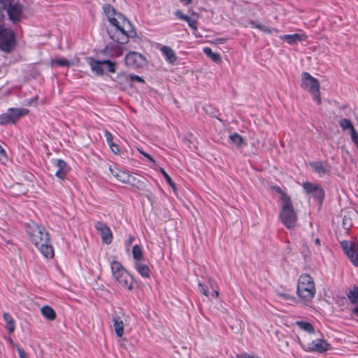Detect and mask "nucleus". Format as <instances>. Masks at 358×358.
Masks as SVG:
<instances>
[{"label":"nucleus","mask_w":358,"mask_h":358,"mask_svg":"<svg viewBox=\"0 0 358 358\" xmlns=\"http://www.w3.org/2000/svg\"><path fill=\"white\" fill-rule=\"evenodd\" d=\"M103 10L108 17V20L113 28L108 29L107 32L110 39H115L120 43H127L130 37L136 36L131 23L121 15L115 17V10L108 3L103 6Z\"/></svg>","instance_id":"obj_1"},{"label":"nucleus","mask_w":358,"mask_h":358,"mask_svg":"<svg viewBox=\"0 0 358 358\" xmlns=\"http://www.w3.org/2000/svg\"><path fill=\"white\" fill-rule=\"evenodd\" d=\"M25 229L30 241L41 253L46 258H52L54 250L50 243L49 234L45 228L34 222H30L26 224Z\"/></svg>","instance_id":"obj_2"},{"label":"nucleus","mask_w":358,"mask_h":358,"mask_svg":"<svg viewBox=\"0 0 358 358\" xmlns=\"http://www.w3.org/2000/svg\"><path fill=\"white\" fill-rule=\"evenodd\" d=\"M110 271L117 286L121 289L131 290L133 289V277L117 261L110 262Z\"/></svg>","instance_id":"obj_3"},{"label":"nucleus","mask_w":358,"mask_h":358,"mask_svg":"<svg viewBox=\"0 0 358 358\" xmlns=\"http://www.w3.org/2000/svg\"><path fill=\"white\" fill-rule=\"evenodd\" d=\"M280 192L281 194V201L282 203L280 213V220L287 228L292 229L296 224V213L294 210L289 197L281 190Z\"/></svg>","instance_id":"obj_4"},{"label":"nucleus","mask_w":358,"mask_h":358,"mask_svg":"<svg viewBox=\"0 0 358 358\" xmlns=\"http://www.w3.org/2000/svg\"><path fill=\"white\" fill-rule=\"evenodd\" d=\"M297 293L304 300L312 299L315 294V286L313 278L308 274H301L298 280Z\"/></svg>","instance_id":"obj_5"},{"label":"nucleus","mask_w":358,"mask_h":358,"mask_svg":"<svg viewBox=\"0 0 358 358\" xmlns=\"http://www.w3.org/2000/svg\"><path fill=\"white\" fill-rule=\"evenodd\" d=\"M301 87L312 95L317 104L321 103L320 83L315 78L309 73L303 72L301 74Z\"/></svg>","instance_id":"obj_6"},{"label":"nucleus","mask_w":358,"mask_h":358,"mask_svg":"<svg viewBox=\"0 0 358 358\" xmlns=\"http://www.w3.org/2000/svg\"><path fill=\"white\" fill-rule=\"evenodd\" d=\"M87 61L90 65L91 70L96 73L97 76H102L104 73L103 66L106 64L108 68V71L110 73H115L116 71L115 63L111 62L109 59L105 60H96L92 57H87Z\"/></svg>","instance_id":"obj_7"},{"label":"nucleus","mask_w":358,"mask_h":358,"mask_svg":"<svg viewBox=\"0 0 358 358\" xmlns=\"http://www.w3.org/2000/svg\"><path fill=\"white\" fill-rule=\"evenodd\" d=\"M15 45L14 33L10 29L0 26V49L4 52H10Z\"/></svg>","instance_id":"obj_8"},{"label":"nucleus","mask_w":358,"mask_h":358,"mask_svg":"<svg viewBox=\"0 0 358 358\" xmlns=\"http://www.w3.org/2000/svg\"><path fill=\"white\" fill-rule=\"evenodd\" d=\"M126 64L134 69H141L147 65V59L143 55L136 52H130L125 56Z\"/></svg>","instance_id":"obj_9"},{"label":"nucleus","mask_w":358,"mask_h":358,"mask_svg":"<svg viewBox=\"0 0 358 358\" xmlns=\"http://www.w3.org/2000/svg\"><path fill=\"white\" fill-rule=\"evenodd\" d=\"M341 245L353 266H358V244L343 241L341 242Z\"/></svg>","instance_id":"obj_10"},{"label":"nucleus","mask_w":358,"mask_h":358,"mask_svg":"<svg viewBox=\"0 0 358 358\" xmlns=\"http://www.w3.org/2000/svg\"><path fill=\"white\" fill-rule=\"evenodd\" d=\"M113 41L111 43H108L103 50H102V53L108 57H118L123 54L124 48L123 45L124 43H120L115 39H112Z\"/></svg>","instance_id":"obj_11"},{"label":"nucleus","mask_w":358,"mask_h":358,"mask_svg":"<svg viewBox=\"0 0 358 358\" xmlns=\"http://www.w3.org/2000/svg\"><path fill=\"white\" fill-rule=\"evenodd\" d=\"M303 187L306 193L311 194L312 196L322 202L324 196V192L320 185L306 182L303 183Z\"/></svg>","instance_id":"obj_12"},{"label":"nucleus","mask_w":358,"mask_h":358,"mask_svg":"<svg viewBox=\"0 0 358 358\" xmlns=\"http://www.w3.org/2000/svg\"><path fill=\"white\" fill-rule=\"evenodd\" d=\"M95 229L100 233L101 241L105 244H110L113 241V233L110 227L104 222H96Z\"/></svg>","instance_id":"obj_13"},{"label":"nucleus","mask_w":358,"mask_h":358,"mask_svg":"<svg viewBox=\"0 0 358 358\" xmlns=\"http://www.w3.org/2000/svg\"><path fill=\"white\" fill-rule=\"evenodd\" d=\"M24 6L18 2H13L10 4L7 13L10 20L14 22H18L23 17Z\"/></svg>","instance_id":"obj_14"},{"label":"nucleus","mask_w":358,"mask_h":358,"mask_svg":"<svg viewBox=\"0 0 358 358\" xmlns=\"http://www.w3.org/2000/svg\"><path fill=\"white\" fill-rule=\"evenodd\" d=\"M331 348V345L321 338L315 339L308 344V349L310 352L323 353Z\"/></svg>","instance_id":"obj_15"},{"label":"nucleus","mask_w":358,"mask_h":358,"mask_svg":"<svg viewBox=\"0 0 358 358\" xmlns=\"http://www.w3.org/2000/svg\"><path fill=\"white\" fill-rule=\"evenodd\" d=\"M56 168L55 176L59 179L64 180L66 178V174L70 171L71 169L63 159H57L53 162Z\"/></svg>","instance_id":"obj_16"},{"label":"nucleus","mask_w":358,"mask_h":358,"mask_svg":"<svg viewBox=\"0 0 358 358\" xmlns=\"http://www.w3.org/2000/svg\"><path fill=\"white\" fill-rule=\"evenodd\" d=\"M310 167L314 172L318 174L319 176H323L326 174H329L330 172V166L327 162L322 161L312 162L309 163Z\"/></svg>","instance_id":"obj_17"},{"label":"nucleus","mask_w":358,"mask_h":358,"mask_svg":"<svg viewBox=\"0 0 358 358\" xmlns=\"http://www.w3.org/2000/svg\"><path fill=\"white\" fill-rule=\"evenodd\" d=\"M111 320L115 334L118 337H122L124 334V322L121 317L116 313L112 315Z\"/></svg>","instance_id":"obj_18"},{"label":"nucleus","mask_w":358,"mask_h":358,"mask_svg":"<svg viewBox=\"0 0 358 358\" xmlns=\"http://www.w3.org/2000/svg\"><path fill=\"white\" fill-rule=\"evenodd\" d=\"M159 50L169 63L175 64L176 62L178 57L171 48L163 45L160 48Z\"/></svg>","instance_id":"obj_19"},{"label":"nucleus","mask_w":358,"mask_h":358,"mask_svg":"<svg viewBox=\"0 0 358 358\" xmlns=\"http://www.w3.org/2000/svg\"><path fill=\"white\" fill-rule=\"evenodd\" d=\"M6 112L15 124L20 118L27 114L29 110L27 108H10Z\"/></svg>","instance_id":"obj_20"},{"label":"nucleus","mask_w":358,"mask_h":358,"mask_svg":"<svg viewBox=\"0 0 358 358\" xmlns=\"http://www.w3.org/2000/svg\"><path fill=\"white\" fill-rule=\"evenodd\" d=\"M280 38L287 42L289 45H294L297 42L306 40L307 36L306 34H285L280 36Z\"/></svg>","instance_id":"obj_21"},{"label":"nucleus","mask_w":358,"mask_h":358,"mask_svg":"<svg viewBox=\"0 0 358 358\" xmlns=\"http://www.w3.org/2000/svg\"><path fill=\"white\" fill-rule=\"evenodd\" d=\"M134 268L137 272L144 278H149L150 276V270L148 265L141 262H135Z\"/></svg>","instance_id":"obj_22"},{"label":"nucleus","mask_w":358,"mask_h":358,"mask_svg":"<svg viewBox=\"0 0 358 358\" xmlns=\"http://www.w3.org/2000/svg\"><path fill=\"white\" fill-rule=\"evenodd\" d=\"M104 136L106 137V142L108 144V145L110 146L112 152L115 155L119 154L120 153L119 147L117 146V145H116L113 142V136L112 134L109 131L105 130Z\"/></svg>","instance_id":"obj_23"},{"label":"nucleus","mask_w":358,"mask_h":358,"mask_svg":"<svg viewBox=\"0 0 358 358\" xmlns=\"http://www.w3.org/2000/svg\"><path fill=\"white\" fill-rule=\"evenodd\" d=\"M43 316L48 320H54L56 318V313L53 308L49 306H44L41 308Z\"/></svg>","instance_id":"obj_24"},{"label":"nucleus","mask_w":358,"mask_h":358,"mask_svg":"<svg viewBox=\"0 0 358 358\" xmlns=\"http://www.w3.org/2000/svg\"><path fill=\"white\" fill-rule=\"evenodd\" d=\"M3 317L5 322L6 323V327L7 330L9 333H13L15 329V321L13 317L8 313H4L3 314Z\"/></svg>","instance_id":"obj_25"},{"label":"nucleus","mask_w":358,"mask_h":358,"mask_svg":"<svg viewBox=\"0 0 358 358\" xmlns=\"http://www.w3.org/2000/svg\"><path fill=\"white\" fill-rule=\"evenodd\" d=\"M132 255L135 262H141L143 258L142 248L138 245H135L132 248Z\"/></svg>","instance_id":"obj_26"},{"label":"nucleus","mask_w":358,"mask_h":358,"mask_svg":"<svg viewBox=\"0 0 358 358\" xmlns=\"http://www.w3.org/2000/svg\"><path fill=\"white\" fill-rule=\"evenodd\" d=\"M203 52L208 56L213 62L219 63L221 62V57L218 53L213 52L210 48H203Z\"/></svg>","instance_id":"obj_27"},{"label":"nucleus","mask_w":358,"mask_h":358,"mask_svg":"<svg viewBox=\"0 0 358 358\" xmlns=\"http://www.w3.org/2000/svg\"><path fill=\"white\" fill-rule=\"evenodd\" d=\"M348 296L352 303H358V285L350 290Z\"/></svg>","instance_id":"obj_28"},{"label":"nucleus","mask_w":358,"mask_h":358,"mask_svg":"<svg viewBox=\"0 0 358 358\" xmlns=\"http://www.w3.org/2000/svg\"><path fill=\"white\" fill-rule=\"evenodd\" d=\"M296 324L300 327V329L308 332V333H313L314 332V328L312 326V324L308 322L305 321H297L296 322Z\"/></svg>","instance_id":"obj_29"},{"label":"nucleus","mask_w":358,"mask_h":358,"mask_svg":"<svg viewBox=\"0 0 358 358\" xmlns=\"http://www.w3.org/2000/svg\"><path fill=\"white\" fill-rule=\"evenodd\" d=\"M229 139L233 144L237 147H240L243 141V139L241 135L237 133H234L229 136Z\"/></svg>","instance_id":"obj_30"},{"label":"nucleus","mask_w":358,"mask_h":358,"mask_svg":"<svg viewBox=\"0 0 358 358\" xmlns=\"http://www.w3.org/2000/svg\"><path fill=\"white\" fill-rule=\"evenodd\" d=\"M129 175V172L120 171L115 174V176L120 182L127 183V181H128Z\"/></svg>","instance_id":"obj_31"},{"label":"nucleus","mask_w":358,"mask_h":358,"mask_svg":"<svg viewBox=\"0 0 358 358\" xmlns=\"http://www.w3.org/2000/svg\"><path fill=\"white\" fill-rule=\"evenodd\" d=\"M339 125L343 130L350 129L352 130V128H354L352 122L346 118L341 119L339 122Z\"/></svg>","instance_id":"obj_32"},{"label":"nucleus","mask_w":358,"mask_h":358,"mask_svg":"<svg viewBox=\"0 0 358 358\" xmlns=\"http://www.w3.org/2000/svg\"><path fill=\"white\" fill-rule=\"evenodd\" d=\"M51 63L52 65H58L60 66H68L70 65V62L64 58L52 59Z\"/></svg>","instance_id":"obj_33"},{"label":"nucleus","mask_w":358,"mask_h":358,"mask_svg":"<svg viewBox=\"0 0 358 358\" xmlns=\"http://www.w3.org/2000/svg\"><path fill=\"white\" fill-rule=\"evenodd\" d=\"M14 124V123L10 118V116L8 115L7 112L0 115V124L6 125V124Z\"/></svg>","instance_id":"obj_34"},{"label":"nucleus","mask_w":358,"mask_h":358,"mask_svg":"<svg viewBox=\"0 0 358 358\" xmlns=\"http://www.w3.org/2000/svg\"><path fill=\"white\" fill-rule=\"evenodd\" d=\"M160 172L165 178L167 183L173 189H176V185L173 181L171 180V177L169 176V174L165 171V170L163 168H160Z\"/></svg>","instance_id":"obj_35"},{"label":"nucleus","mask_w":358,"mask_h":358,"mask_svg":"<svg viewBox=\"0 0 358 358\" xmlns=\"http://www.w3.org/2000/svg\"><path fill=\"white\" fill-rule=\"evenodd\" d=\"M350 135L352 141L355 144L356 148H358V133L355 128H352V130H350Z\"/></svg>","instance_id":"obj_36"},{"label":"nucleus","mask_w":358,"mask_h":358,"mask_svg":"<svg viewBox=\"0 0 358 358\" xmlns=\"http://www.w3.org/2000/svg\"><path fill=\"white\" fill-rule=\"evenodd\" d=\"M127 79L129 80L131 82H138V83H144V80L137 75L130 74L127 76Z\"/></svg>","instance_id":"obj_37"},{"label":"nucleus","mask_w":358,"mask_h":358,"mask_svg":"<svg viewBox=\"0 0 358 358\" xmlns=\"http://www.w3.org/2000/svg\"><path fill=\"white\" fill-rule=\"evenodd\" d=\"M343 226L345 229H349L352 227L351 219L347 216L343 218Z\"/></svg>","instance_id":"obj_38"},{"label":"nucleus","mask_w":358,"mask_h":358,"mask_svg":"<svg viewBox=\"0 0 358 358\" xmlns=\"http://www.w3.org/2000/svg\"><path fill=\"white\" fill-rule=\"evenodd\" d=\"M198 289L203 295H205V296L208 295V292L207 288L203 285H202L201 282H199Z\"/></svg>","instance_id":"obj_39"},{"label":"nucleus","mask_w":358,"mask_h":358,"mask_svg":"<svg viewBox=\"0 0 358 358\" xmlns=\"http://www.w3.org/2000/svg\"><path fill=\"white\" fill-rule=\"evenodd\" d=\"M176 15L179 19L182 20L184 21H188L189 20V16L184 15L181 11L179 10L176 12Z\"/></svg>","instance_id":"obj_40"},{"label":"nucleus","mask_w":358,"mask_h":358,"mask_svg":"<svg viewBox=\"0 0 358 358\" xmlns=\"http://www.w3.org/2000/svg\"><path fill=\"white\" fill-rule=\"evenodd\" d=\"M137 179L135 176L130 174L129 175L128 181H127V184H129L131 185H136Z\"/></svg>","instance_id":"obj_41"},{"label":"nucleus","mask_w":358,"mask_h":358,"mask_svg":"<svg viewBox=\"0 0 358 358\" xmlns=\"http://www.w3.org/2000/svg\"><path fill=\"white\" fill-rule=\"evenodd\" d=\"M261 31L265 32V33H273V31H275L276 30L274 28L268 27L264 24L262 25L261 27Z\"/></svg>","instance_id":"obj_42"},{"label":"nucleus","mask_w":358,"mask_h":358,"mask_svg":"<svg viewBox=\"0 0 358 358\" xmlns=\"http://www.w3.org/2000/svg\"><path fill=\"white\" fill-rule=\"evenodd\" d=\"M6 160V154L3 148L0 145V162H4Z\"/></svg>","instance_id":"obj_43"},{"label":"nucleus","mask_w":358,"mask_h":358,"mask_svg":"<svg viewBox=\"0 0 358 358\" xmlns=\"http://www.w3.org/2000/svg\"><path fill=\"white\" fill-rule=\"evenodd\" d=\"M139 152H140L142 155H143L145 157H146V158H147L150 162H152V163L155 164V159H153V157H152L150 155L148 154V153H147V152H145L141 151V150H139Z\"/></svg>","instance_id":"obj_44"},{"label":"nucleus","mask_w":358,"mask_h":358,"mask_svg":"<svg viewBox=\"0 0 358 358\" xmlns=\"http://www.w3.org/2000/svg\"><path fill=\"white\" fill-rule=\"evenodd\" d=\"M17 352L20 358H29L27 354L20 348H17Z\"/></svg>","instance_id":"obj_45"},{"label":"nucleus","mask_w":358,"mask_h":358,"mask_svg":"<svg viewBox=\"0 0 358 358\" xmlns=\"http://www.w3.org/2000/svg\"><path fill=\"white\" fill-rule=\"evenodd\" d=\"M187 23H188V25L192 28V29H196V22L195 20L191 19L189 17V20L188 21H186Z\"/></svg>","instance_id":"obj_46"},{"label":"nucleus","mask_w":358,"mask_h":358,"mask_svg":"<svg viewBox=\"0 0 358 358\" xmlns=\"http://www.w3.org/2000/svg\"><path fill=\"white\" fill-rule=\"evenodd\" d=\"M15 0H0V3L3 4L4 6L8 5V6L12 4Z\"/></svg>","instance_id":"obj_47"},{"label":"nucleus","mask_w":358,"mask_h":358,"mask_svg":"<svg viewBox=\"0 0 358 358\" xmlns=\"http://www.w3.org/2000/svg\"><path fill=\"white\" fill-rule=\"evenodd\" d=\"M251 24H252V27H253L257 28V29H259V30H261V27H262V25H263V24H257V23L254 22H252Z\"/></svg>","instance_id":"obj_48"},{"label":"nucleus","mask_w":358,"mask_h":358,"mask_svg":"<svg viewBox=\"0 0 358 358\" xmlns=\"http://www.w3.org/2000/svg\"><path fill=\"white\" fill-rule=\"evenodd\" d=\"M353 313L358 316V303L355 306V307L353 308V310H352Z\"/></svg>","instance_id":"obj_49"},{"label":"nucleus","mask_w":358,"mask_h":358,"mask_svg":"<svg viewBox=\"0 0 358 358\" xmlns=\"http://www.w3.org/2000/svg\"><path fill=\"white\" fill-rule=\"evenodd\" d=\"M181 2H182L185 5H188L192 2V0H180Z\"/></svg>","instance_id":"obj_50"},{"label":"nucleus","mask_w":358,"mask_h":358,"mask_svg":"<svg viewBox=\"0 0 358 358\" xmlns=\"http://www.w3.org/2000/svg\"><path fill=\"white\" fill-rule=\"evenodd\" d=\"M4 17V14H3V10H1L0 9V22H1V20L3 19Z\"/></svg>","instance_id":"obj_51"},{"label":"nucleus","mask_w":358,"mask_h":358,"mask_svg":"<svg viewBox=\"0 0 358 358\" xmlns=\"http://www.w3.org/2000/svg\"><path fill=\"white\" fill-rule=\"evenodd\" d=\"M215 297H218L219 296V292L217 290H215Z\"/></svg>","instance_id":"obj_52"},{"label":"nucleus","mask_w":358,"mask_h":358,"mask_svg":"<svg viewBox=\"0 0 358 358\" xmlns=\"http://www.w3.org/2000/svg\"><path fill=\"white\" fill-rule=\"evenodd\" d=\"M134 237L130 236V238H129V244H130L131 243H132V241H134Z\"/></svg>","instance_id":"obj_53"},{"label":"nucleus","mask_w":358,"mask_h":358,"mask_svg":"<svg viewBox=\"0 0 358 358\" xmlns=\"http://www.w3.org/2000/svg\"><path fill=\"white\" fill-rule=\"evenodd\" d=\"M315 243H316L317 245H319V244H320V240H319L318 238H317V239L315 240Z\"/></svg>","instance_id":"obj_54"}]
</instances>
